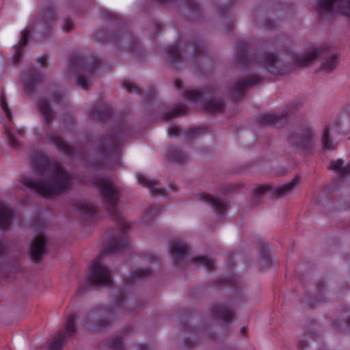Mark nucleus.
Returning a JSON list of instances; mask_svg holds the SVG:
<instances>
[{"instance_id": "1", "label": "nucleus", "mask_w": 350, "mask_h": 350, "mask_svg": "<svg viewBox=\"0 0 350 350\" xmlns=\"http://www.w3.org/2000/svg\"><path fill=\"white\" fill-rule=\"evenodd\" d=\"M31 165L37 180L23 177L21 182L40 195L53 197L66 191L70 187V174L62 166L52 163L43 154H33Z\"/></svg>"}, {"instance_id": "2", "label": "nucleus", "mask_w": 350, "mask_h": 350, "mask_svg": "<svg viewBox=\"0 0 350 350\" xmlns=\"http://www.w3.org/2000/svg\"><path fill=\"white\" fill-rule=\"evenodd\" d=\"M129 247V243L126 239L118 237L111 238L107 246L100 252L98 258L90 267V273L86 278L87 286H93L96 288L109 286L112 282L111 271L100 262V259L107 254L125 250Z\"/></svg>"}, {"instance_id": "3", "label": "nucleus", "mask_w": 350, "mask_h": 350, "mask_svg": "<svg viewBox=\"0 0 350 350\" xmlns=\"http://www.w3.org/2000/svg\"><path fill=\"white\" fill-rule=\"evenodd\" d=\"M184 95L190 101H200L203 108L210 113H221L226 107L224 98L214 86L207 87L203 92L188 89L185 91Z\"/></svg>"}, {"instance_id": "4", "label": "nucleus", "mask_w": 350, "mask_h": 350, "mask_svg": "<svg viewBox=\"0 0 350 350\" xmlns=\"http://www.w3.org/2000/svg\"><path fill=\"white\" fill-rule=\"evenodd\" d=\"M94 185L100 192L109 216L114 221H120L121 214L118 208L120 189L109 180L103 178H96Z\"/></svg>"}, {"instance_id": "5", "label": "nucleus", "mask_w": 350, "mask_h": 350, "mask_svg": "<svg viewBox=\"0 0 350 350\" xmlns=\"http://www.w3.org/2000/svg\"><path fill=\"white\" fill-rule=\"evenodd\" d=\"M102 61L99 59L85 58L81 55L74 54L70 56V65L68 68V75L76 74L80 68H85L90 72V76L79 74L77 76V83L85 90H88L92 84L94 72L100 68Z\"/></svg>"}, {"instance_id": "6", "label": "nucleus", "mask_w": 350, "mask_h": 350, "mask_svg": "<svg viewBox=\"0 0 350 350\" xmlns=\"http://www.w3.org/2000/svg\"><path fill=\"white\" fill-rule=\"evenodd\" d=\"M37 106L47 126L46 133L50 142L53 144L59 150L67 155L72 156L75 152L74 148L66 144L57 133L49 129L52 122L55 119L56 113L51 108L49 101L46 99H40L38 101Z\"/></svg>"}, {"instance_id": "7", "label": "nucleus", "mask_w": 350, "mask_h": 350, "mask_svg": "<svg viewBox=\"0 0 350 350\" xmlns=\"http://www.w3.org/2000/svg\"><path fill=\"white\" fill-rule=\"evenodd\" d=\"M317 58L323 60L321 70L327 73L332 72L338 63L337 55L331 51L327 46L316 48L298 57L296 61L299 66L308 67Z\"/></svg>"}, {"instance_id": "8", "label": "nucleus", "mask_w": 350, "mask_h": 350, "mask_svg": "<svg viewBox=\"0 0 350 350\" xmlns=\"http://www.w3.org/2000/svg\"><path fill=\"white\" fill-rule=\"evenodd\" d=\"M166 51L168 55L167 61L171 64H178L186 61L194 66L201 67L204 62H209L206 57V49L201 42L193 44V53L188 57H183L180 46L176 44L169 46Z\"/></svg>"}, {"instance_id": "9", "label": "nucleus", "mask_w": 350, "mask_h": 350, "mask_svg": "<svg viewBox=\"0 0 350 350\" xmlns=\"http://www.w3.org/2000/svg\"><path fill=\"white\" fill-rule=\"evenodd\" d=\"M314 8L323 18L341 13L350 16V0H317Z\"/></svg>"}, {"instance_id": "10", "label": "nucleus", "mask_w": 350, "mask_h": 350, "mask_svg": "<svg viewBox=\"0 0 350 350\" xmlns=\"http://www.w3.org/2000/svg\"><path fill=\"white\" fill-rule=\"evenodd\" d=\"M94 36L98 42H104L110 40L113 42L120 44L124 48H127L129 50L134 49L137 44L135 38L125 28H122L121 32L118 33L117 35L116 33H112L108 29H99L94 33Z\"/></svg>"}, {"instance_id": "11", "label": "nucleus", "mask_w": 350, "mask_h": 350, "mask_svg": "<svg viewBox=\"0 0 350 350\" xmlns=\"http://www.w3.org/2000/svg\"><path fill=\"white\" fill-rule=\"evenodd\" d=\"M113 318L111 310L96 308L83 317L85 327L90 331H96L109 325Z\"/></svg>"}, {"instance_id": "12", "label": "nucleus", "mask_w": 350, "mask_h": 350, "mask_svg": "<svg viewBox=\"0 0 350 350\" xmlns=\"http://www.w3.org/2000/svg\"><path fill=\"white\" fill-rule=\"evenodd\" d=\"M127 127L124 124L121 125L118 131L106 133L101 137L98 144V149L104 156L115 153L121 144L122 137L127 135Z\"/></svg>"}, {"instance_id": "13", "label": "nucleus", "mask_w": 350, "mask_h": 350, "mask_svg": "<svg viewBox=\"0 0 350 350\" xmlns=\"http://www.w3.org/2000/svg\"><path fill=\"white\" fill-rule=\"evenodd\" d=\"M288 141L295 148L308 150L312 144L313 131L308 125H301L290 133Z\"/></svg>"}, {"instance_id": "14", "label": "nucleus", "mask_w": 350, "mask_h": 350, "mask_svg": "<svg viewBox=\"0 0 350 350\" xmlns=\"http://www.w3.org/2000/svg\"><path fill=\"white\" fill-rule=\"evenodd\" d=\"M300 178L295 176L288 183L281 187H274L271 185H260L254 190V196L256 198H260L267 192L270 191L277 198H282L289 194L294 188L299 186Z\"/></svg>"}, {"instance_id": "15", "label": "nucleus", "mask_w": 350, "mask_h": 350, "mask_svg": "<svg viewBox=\"0 0 350 350\" xmlns=\"http://www.w3.org/2000/svg\"><path fill=\"white\" fill-rule=\"evenodd\" d=\"M57 8L54 5L50 4L42 10L36 20V28L49 34L52 25L58 20Z\"/></svg>"}, {"instance_id": "16", "label": "nucleus", "mask_w": 350, "mask_h": 350, "mask_svg": "<svg viewBox=\"0 0 350 350\" xmlns=\"http://www.w3.org/2000/svg\"><path fill=\"white\" fill-rule=\"evenodd\" d=\"M261 80L262 78L260 77L254 75L241 77L232 85L228 94L233 99H239L244 96L247 89L258 83Z\"/></svg>"}, {"instance_id": "17", "label": "nucleus", "mask_w": 350, "mask_h": 350, "mask_svg": "<svg viewBox=\"0 0 350 350\" xmlns=\"http://www.w3.org/2000/svg\"><path fill=\"white\" fill-rule=\"evenodd\" d=\"M76 332L75 317L72 314L67 316L63 329H60L51 342V350H59L64 344L67 337L73 336Z\"/></svg>"}, {"instance_id": "18", "label": "nucleus", "mask_w": 350, "mask_h": 350, "mask_svg": "<svg viewBox=\"0 0 350 350\" xmlns=\"http://www.w3.org/2000/svg\"><path fill=\"white\" fill-rule=\"evenodd\" d=\"M260 64L274 75H283L288 65L277 54L267 53L260 59Z\"/></svg>"}, {"instance_id": "19", "label": "nucleus", "mask_w": 350, "mask_h": 350, "mask_svg": "<svg viewBox=\"0 0 350 350\" xmlns=\"http://www.w3.org/2000/svg\"><path fill=\"white\" fill-rule=\"evenodd\" d=\"M199 200L209 204L214 212L220 216H223L228 209L229 203L227 200L217 196L201 193L198 196Z\"/></svg>"}, {"instance_id": "20", "label": "nucleus", "mask_w": 350, "mask_h": 350, "mask_svg": "<svg viewBox=\"0 0 350 350\" xmlns=\"http://www.w3.org/2000/svg\"><path fill=\"white\" fill-rule=\"evenodd\" d=\"M170 251L177 266H182L189 258V248L187 244L180 241H173L170 244Z\"/></svg>"}, {"instance_id": "21", "label": "nucleus", "mask_w": 350, "mask_h": 350, "mask_svg": "<svg viewBox=\"0 0 350 350\" xmlns=\"http://www.w3.org/2000/svg\"><path fill=\"white\" fill-rule=\"evenodd\" d=\"M46 239L44 234H40L35 237L30 247V255L35 262H38L46 253Z\"/></svg>"}, {"instance_id": "22", "label": "nucleus", "mask_w": 350, "mask_h": 350, "mask_svg": "<svg viewBox=\"0 0 350 350\" xmlns=\"http://www.w3.org/2000/svg\"><path fill=\"white\" fill-rule=\"evenodd\" d=\"M42 81V77L35 69H31L22 79L24 92L30 95L35 92L36 85Z\"/></svg>"}, {"instance_id": "23", "label": "nucleus", "mask_w": 350, "mask_h": 350, "mask_svg": "<svg viewBox=\"0 0 350 350\" xmlns=\"http://www.w3.org/2000/svg\"><path fill=\"white\" fill-rule=\"evenodd\" d=\"M289 117L287 111L277 113H267L260 117V122L267 126H280L284 124Z\"/></svg>"}, {"instance_id": "24", "label": "nucleus", "mask_w": 350, "mask_h": 350, "mask_svg": "<svg viewBox=\"0 0 350 350\" xmlns=\"http://www.w3.org/2000/svg\"><path fill=\"white\" fill-rule=\"evenodd\" d=\"M211 313L215 318L221 319L225 323L231 322L234 315L232 308L223 304L213 306L211 308Z\"/></svg>"}, {"instance_id": "25", "label": "nucleus", "mask_w": 350, "mask_h": 350, "mask_svg": "<svg viewBox=\"0 0 350 350\" xmlns=\"http://www.w3.org/2000/svg\"><path fill=\"white\" fill-rule=\"evenodd\" d=\"M14 216L13 210L8 206L0 204V229H9Z\"/></svg>"}, {"instance_id": "26", "label": "nucleus", "mask_w": 350, "mask_h": 350, "mask_svg": "<svg viewBox=\"0 0 350 350\" xmlns=\"http://www.w3.org/2000/svg\"><path fill=\"white\" fill-rule=\"evenodd\" d=\"M115 306L118 308H124L129 311L134 310L133 300L123 293L117 291L113 294Z\"/></svg>"}, {"instance_id": "27", "label": "nucleus", "mask_w": 350, "mask_h": 350, "mask_svg": "<svg viewBox=\"0 0 350 350\" xmlns=\"http://www.w3.org/2000/svg\"><path fill=\"white\" fill-rule=\"evenodd\" d=\"M247 45L243 41L237 42V55L236 66H248L251 63V59L247 53Z\"/></svg>"}, {"instance_id": "28", "label": "nucleus", "mask_w": 350, "mask_h": 350, "mask_svg": "<svg viewBox=\"0 0 350 350\" xmlns=\"http://www.w3.org/2000/svg\"><path fill=\"white\" fill-rule=\"evenodd\" d=\"M111 109L107 106H94L90 110V116L94 120L105 121L111 115Z\"/></svg>"}, {"instance_id": "29", "label": "nucleus", "mask_w": 350, "mask_h": 350, "mask_svg": "<svg viewBox=\"0 0 350 350\" xmlns=\"http://www.w3.org/2000/svg\"><path fill=\"white\" fill-rule=\"evenodd\" d=\"M29 35L30 33L27 30L22 31L21 40L18 44L15 46V53L13 56V62L14 64L21 62L23 57V51L27 44Z\"/></svg>"}, {"instance_id": "30", "label": "nucleus", "mask_w": 350, "mask_h": 350, "mask_svg": "<svg viewBox=\"0 0 350 350\" xmlns=\"http://www.w3.org/2000/svg\"><path fill=\"white\" fill-rule=\"evenodd\" d=\"M138 181L143 186L149 188L151 195L164 196L165 191L159 187V183L155 180H151L146 178L144 176L139 175L137 176Z\"/></svg>"}, {"instance_id": "31", "label": "nucleus", "mask_w": 350, "mask_h": 350, "mask_svg": "<svg viewBox=\"0 0 350 350\" xmlns=\"http://www.w3.org/2000/svg\"><path fill=\"white\" fill-rule=\"evenodd\" d=\"M188 156L174 146H171L168 149V160L172 163H183Z\"/></svg>"}, {"instance_id": "32", "label": "nucleus", "mask_w": 350, "mask_h": 350, "mask_svg": "<svg viewBox=\"0 0 350 350\" xmlns=\"http://www.w3.org/2000/svg\"><path fill=\"white\" fill-rule=\"evenodd\" d=\"M332 170L338 171L340 176H346L350 175V163L347 165H343V161L338 159L331 163Z\"/></svg>"}, {"instance_id": "33", "label": "nucleus", "mask_w": 350, "mask_h": 350, "mask_svg": "<svg viewBox=\"0 0 350 350\" xmlns=\"http://www.w3.org/2000/svg\"><path fill=\"white\" fill-rule=\"evenodd\" d=\"M191 260L196 265H200L202 267L206 268L208 271H213L215 269V262L214 261L208 258L205 256H196L192 258Z\"/></svg>"}, {"instance_id": "34", "label": "nucleus", "mask_w": 350, "mask_h": 350, "mask_svg": "<svg viewBox=\"0 0 350 350\" xmlns=\"http://www.w3.org/2000/svg\"><path fill=\"white\" fill-rule=\"evenodd\" d=\"M185 112L186 107L183 105H178L172 111L165 113L162 117V119L164 121H169L170 120L176 118L179 115L184 114Z\"/></svg>"}, {"instance_id": "35", "label": "nucleus", "mask_w": 350, "mask_h": 350, "mask_svg": "<svg viewBox=\"0 0 350 350\" xmlns=\"http://www.w3.org/2000/svg\"><path fill=\"white\" fill-rule=\"evenodd\" d=\"M151 275V271L148 269L137 268L130 277L131 282L146 279Z\"/></svg>"}, {"instance_id": "36", "label": "nucleus", "mask_w": 350, "mask_h": 350, "mask_svg": "<svg viewBox=\"0 0 350 350\" xmlns=\"http://www.w3.org/2000/svg\"><path fill=\"white\" fill-rule=\"evenodd\" d=\"M77 210L88 215H92L95 213L94 205L87 201L79 202L77 206Z\"/></svg>"}, {"instance_id": "37", "label": "nucleus", "mask_w": 350, "mask_h": 350, "mask_svg": "<svg viewBox=\"0 0 350 350\" xmlns=\"http://www.w3.org/2000/svg\"><path fill=\"white\" fill-rule=\"evenodd\" d=\"M271 258L269 250L265 246L261 248V265L263 268H268L271 266Z\"/></svg>"}, {"instance_id": "38", "label": "nucleus", "mask_w": 350, "mask_h": 350, "mask_svg": "<svg viewBox=\"0 0 350 350\" xmlns=\"http://www.w3.org/2000/svg\"><path fill=\"white\" fill-rule=\"evenodd\" d=\"M336 327L339 329L343 328L345 325L350 328V310L343 312L340 319L336 321Z\"/></svg>"}, {"instance_id": "39", "label": "nucleus", "mask_w": 350, "mask_h": 350, "mask_svg": "<svg viewBox=\"0 0 350 350\" xmlns=\"http://www.w3.org/2000/svg\"><path fill=\"white\" fill-rule=\"evenodd\" d=\"M5 135L8 144L14 149H18L20 148V144L14 136V134L8 129L5 130Z\"/></svg>"}, {"instance_id": "40", "label": "nucleus", "mask_w": 350, "mask_h": 350, "mask_svg": "<svg viewBox=\"0 0 350 350\" xmlns=\"http://www.w3.org/2000/svg\"><path fill=\"white\" fill-rule=\"evenodd\" d=\"M322 140L324 148H327L329 150H332L335 148V145L333 144L332 139L329 138V130L327 128H326L324 131Z\"/></svg>"}, {"instance_id": "41", "label": "nucleus", "mask_w": 350, "mask_h": 350, "mask_svg": "<svg viewBox=\"0 0 350 350\" xmlns=\"http://www.w3.org/2000/svg\"><path fill=\"white\" fill-rule=\"evenodd\" d=\"M53 101L59 105H64L66 104V98L64 94L59 91H54L52 92Z\"/></svg>"}, {"instance_id": "42", "label": "nucleus", "mask_w": 350, "mask_h": 350, "mask_svg": "<svg viewBox=\"0 0 350 350\" xmlns=\"http://www.w3.org/2000/svg\"><path fill=\"white\" fill-rule=\"evenodd\" d=\"M0 103H1V107L2 109L3 110V111L5 112L6 117L8 118V119L9 120H10L12 118V113H11L10 110L8 108V105L5 101V95L3 94H2L0 96Z\"/></svg>"}, {"instance_id": "43", "label": "nucleus", "mask_w": 350, "mask_h": 350, "mask_svg": "<svg viewBox=\"0 0 350 350\" xmlns=\"http://www.w3.org/2000/svg\"><path fill=\"white\" fill-rule=\"evenodd\" d=\"M122 86L129 92H136L137 94H141L140 90L139 88L134 84L131 83L129 81H124L122 82Z\"/></svg>"}, {"instance_id": "44", "label": "nucleus", "mask_w": 350, "mask_h": 350, "mask_svg": "<svg viewBox=\"0 0 350 350\" xmlns=\"http://www.w3.org/2000/svg\"><path fill=\"white\" fill-rule=\"evenodd\" d=\"M62 28L64 31H70L74 29V23L70 19L66 18L63 21Z\"/></svg>"}, {"instance_id": "45", "label": "nucleus", "mask_w": 350, "mask_h": 350, "mask_svg": "<svg viewBox=\"0 0 350 350\" xmlns=\"http://www.w3.org/2000/svg\"><path fill=\"white\" fill-rule=\"evenodd\" d=\"M262 26L267 30H273L277 27L276 23L269 19H266L262 23Z\"/></svg>"}, {"instance_id": "46", "label": "nucleus", "mask_w": 350, "mask_h": 350, "mask_svg": "<svg viewBox=\"0 0 350 350\" xmlns=\"http://www.w3.org/2000/svg\"><path fill=\"white\" fill-rule=\"evenodd\" d=\"M111 346L115 350H120L122 349V338L120 337H116V338H113L111 342Z\"/></svg>"}, {"instance_id": "47", "label": "nucleus", "mask_w": 350, "mask_h": 350, "mask_svg": "<svg viewBox=\"0 0 350 350\" xmlns=\"http://www.w3.org/2000/svg\"><path fill=\"white\" fill-rule=\"evenodd\" d=\"M159 208L157 206H152L150 208L148 213H147L146 217L148 219H152L159 212Z\"/></svg>"}, {"instance_id": "48", "label": "nucleus", "mask_w": 350, "mask_h": 350, "mask_svg": "<svg viewBox=\"0 0 350 350\" xmlns=\"http://www.w3.org/2000/svg\"><path fill=\"white\" fill-rule=\"evenodd\" d=\"M180 131V128L177 126H172L168 129V135L170 136L174 137L178 134Z\"/></svg>"}, {"instance_id": "49", "label": "nucleus", "mask_w": 350, "mask_h": 350, "mask_svg": "<svg viewBox=\"0 0 350 350\" xmlns=\"http://www.w3.org/2000/svg\"><path fill=\"white\" fill-rule=\"evenodd\" d=\"M200 128L191 129L188 131L187 136L191 137H196L199 135L201 132Z\"/></svg>"}, {"instance_id": "50", "label": "nucleus", "mask_w": 350, "mask_h": 350, "mask_svg": "<svg viewBox=\"0 0 350 350\" xmlns=\"http://www.w3.org/2000/svg\"><path fill=\"white\" fill-rule=\"evenodd\" d=\"M103 18L109 22L113 21L114 19H118V16L109 12H103Z\"/></svg>"}, {"instance_id": "51", "label": "nucleus", "mask_w": 350, "mask_h": 350, "mask_svg": "<svg viewBox=\"0 0 350 350\" xmlns=\"http://www.w3.org/2000/svg\"><path fill=\"white\" fill-rule=\"evenodd\" d=\"M119 228L122 233L125 234L126 232V230L130 228V226L126 223L120 221V223L119 224Z\"/></svg>"}, {"instance_id": "52", "label": "nucleus", "mask_w": 350, "mask_h": 350, "mask_svg": "<svg viewBox=\"0 0 350 350\" xmlns=\"http://www.w3.org/2000/svg\"><path fill=\"white\" fill-rule=\"evenodd\" d=\"M48 59L45 55H42L39 57L37 59L38 62L40 64L42 68H45V63L47 62Z\"/></svg>"}, {"instance_id": "53", "label": "nucleus", "mask_w": 350, "mask_h": 350, "mask_svg": "<svg viewBox=\"0 0 350 350\" xmlns=\"http://www.w3.org/2000/svg\"><path fill=\"white\" fill-rule=\"evenodd\" d=\"M215 3L218 6V10L219 12H224V11H226L228 8L226 6L223 7L220 3H219V0H214Z\"/></svg>"}, {"instance_id": "54", "label": "nucleus", "mask_w": 350, "mask_h": 350, "mask_svg": "<svg viewBox=\"0 0 350 350\" xmlns=\"http://www.w3.org/2000/svg\"><path fill=\"white\" fill-rule=\"evenodd\" d=\"M174 85L177 89H182L183 86V81L180 79H176L174 81Z\"/></svg>"}, {"instance_id": "55", "label": "nucleus", "mask_w": 350, "mask_h": 350, "mask_svg": "<svg viewBox=\"0 0 350 350\" xmlns=\"http://www.w3.org/2000/svg\"><path fill=\"white\" fill-rule=\"evenodd\" d=\"M293 107H295L296 109L300 108L302 106V104L299 101H297L295 103L292 104Z\"/></svg>"}, {"instance_id": "56", "label": "nucleus", "mask_w": 350, "mask_h": 350, "mask_svg": "<svg viewBox=\"0 0 350 350\" xmlns=\"http://www.w3.org/2000/svg\"><path fill=\"white\" fill-rule=\"evenodd\" d=\"M5 251V245L2 243V242L0 241V256L3 254V253Z\"/></svg>"}, {"instance_id": "57", "label": "nucleus", "mask_w": 350, "mask_h": 350, "mask_svg": "<svg viewBox=\"0 0 350 350\" xmlns=\"http://www.w3.org/2000/svg\"><path fill=\"white\" fill-rule=\"evenodd\" d=\"M299 347L301 349H304L306 347V343L304 340H300L299 342Z\"/></svg>"}, {"instance_id": "58", "label": "nucleus", "mask_w": 350, "mask_h": 350, "mask_svg": "<svg viewBox=\"0 0 350 350\" xmlns=\"http://www.w3.org/2000/svg\"><path fill=\"white\" fill-rule=\"evenodd\" d=\"M112 157H116V158L117 159V161H116L114 163V164L113 165H111V167H113L115 165H119V161H118V154H115L114 155H112Z\"/></svg>"}, {"instance_id": "59", "label": "nucleus", "mask_w": 350, "mask_h": 350, "mask_svg": "<svg viewBox=\"0 0 350 350\" xmlns=\"http://www.w3.org/2000/svg\"><path fill=\"white\" fill-rule=\"evenodd\" d=\"M17 133L21 135V136H23L24 135V133H25V131L23 130V129H18L17 131Z\"/></svg>"}, {"instance_id": "60", "label": "nucleus", "mask_w": 350, "mask_h": 350, "mask_svg": "<svg viewBox=\"0 0 350 350\" xmlns=\"http://www.w3.org/2000/svg\"><path fill=\"white\" fill-rule=\"evenodd\" d=\"M83 286H80V287L79 288V293H81V294H83V293H85V291H83Z\"/></svg>"}, {"instance_id": "61", "label": "nucleus", "mask_w": 350, "mask_h": 350, "mask_svg": "<svg viewBox=\"0 0 350 350\" xmlns=\"http://www.w3.org/2000/svg\"><path fill=\"white\" fill-rule=\"evenodd\" d=\"M232 28H233V25H232V24H230V25H229V26L227 27L226 31H230Z\"/></svg>"}, {"instance_id": "62", "label": "nucleus", "mask_w": 350, "mask_h": 350, "mask_svg": "<svg viewBox=\"0 0 350 350\" xmlns=\"http://www.w3.org/2000/svg\"><path fill=\"white\" fill-rule=\"evenodd\" d=\"M245 332V327H243L241 329V333H244Z\"/></svg>"}, {"instance_id": "63", "label": "nucleus", "mask_w": 350, "mask_h": 350, "mask_svg": "<svg viewBox=\"0 0 350 350\" xmlns=\"http://www.w3.org/2000/svg\"><path fill=\"white\" fill-rule=\"evenodd\" d=\"M156 26H157V29H158V30H159V29H160V25L157 24Z\"/></svg>"}]
</instances>
